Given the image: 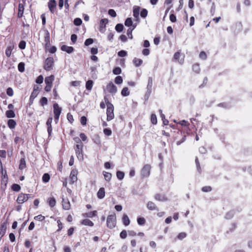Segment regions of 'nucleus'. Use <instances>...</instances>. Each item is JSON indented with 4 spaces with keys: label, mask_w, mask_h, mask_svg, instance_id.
I'll list each match as a JSON object with an SVG mask.
<instances>
[{
    "label": "nucleus",
    "mask_w": 252,
    "mask_h": 252,
    "mask_svg": "<svg viewBox=\"0 0 252 252\" xmlns=\"http://www.w3.org/2000/svg\"><path fill=\"white\" fill-rule=\"evenodd\" d=\"M104 99L107 105V121H110L114 118V106L113 104L109 101L108 99L106 96L104 97Z\"/></svg>",
    "instance_id": "nucleus-1"
},
{
    "label": "nucleus",
    "mask_w": 252,
    "mask_h": 252,
    "mask_svg": "<svg viewBox=\"0 0 252 252\" xmlns=\"http://www.w3.org/2000/svg\"><path fill=\"white\" fill-rule=\"evenodd\" d=\"M107 226L109 229H113L116 225V217L115 214L108 216L106 220Z\"/></svg>",
    "instance_id": "nucleus-2"
},
{
    "label": "nucleus",
    "mask_w": 252,
    "mask_h": 252,
    "mask_svg": "<svg viewBox=\"0 0 252 252\" xmlns=\"http://www.w3.org/2000/svg\"><path fill=\"white\" fill-rule=\"evenodd\" d=\"M83 145H75L74 146V150L75 151L76 157L79 161H83L84 159L83 154Z\"/></svg>",
    "instance_id": "nucleus-3"
},
{
    "label": "nucleus",
    "mask_w": 252,
    "mask_h": 252,
    "mask_svg": "<svg viewBox=\"0 0 252 252\" xmlns=\"http://www.w3.org/2000/svg\"><path fill=\"white\" fill-rule=\"evenodd\" d=\"M54 64V59L52 57L47 58L45 61L44 69L46 71H50L53 69Z\"/></svg>",
    "instance_id": "nucleus-4"
},
{
    "label": "nucleus",
    "mask_w": 252,
    "mask_h": 252,
    "mask_svg": "<svg viewBox=\"0 0 252 252\" xmlns=\"http://www.w3.org/2000/svg\"><path fill=\"white\" fill-rule=\"evenodd\" d=\"M32 194H25L23 193H21L19 194L18 198L17 199V202L18 204H21L27 201L28 199L31 197Z\"/></svg>",
    "instance_id": "nucleus-5"
},
{
    "label": "nucleus",
    "mask_w": 252,
    "mask_h": 252,
    "mask_svg": "<svg viewBox=\"0 0 252 252\" xmlns=\"http://www.w3.org/2000/svg\"><path fill=\"white\" fill-rule=\"evenodd\" d=\"M151 167L150 164L144 165L141 171V176L142 178L148 177L150 174Z\"/></svg>",
    "instance_id": "nucleus-6"
},
{
    "label": "nucleus",
    "mask_w": 252,
    "mask_h": 252,
    "mask_svg": "<svg viewBox=\"0 0 252 252\" xmlns=\"http://www.w3.org/2000/svg\"><path fill=\"white\" fill-rule=\"evenodd\" d=\"M106 89L109 93L113 94H115L117 92V87L112 82L107 84Z\"/></svg>",
    "instance_id": "nucleus-7"
},
{
    "label": "nucleus",
    "mask_w": 252,
    "mask_h": 252,
    "mask_svg": "<svg viewBox=\"0 0 252 252\" xmlns=\"http://www.w3.org/2000/svg\"><path fill=\"white\" fill-rule=\"evenodd\" d=\"M38 89V87H37V88H35V87H34L33 90L32 92V93L31 94V96L30 97V100H29V104L30 106L33 103L34 98L37 96V95L39 93V90Z\"/></svg>",
    "instance_id": "nucleus-8"
},
{
    "label": "nucleus",
    "mask_w": 252,
    "mask_h": 252,
    "mask_svg": "<svg viewBox=\"0 0 252 252\" xmlns=\"http://www.w3.org/2000/svg\"><path fill=\"white\" fill-rule=\"evenodd\" d=\"M44 45L45 48L46 49L47 47H49L50 44V33L48 32L47 30H44Z\"/></svg>",
    "instance_id": "nucleus-9"
},
{
    "label": "nucleus",
    "mask_w": 252,
    "mask_h": 252,
    "mask_svg": "<svg viewBox=\"0 0 252 252\" xmlns=\"http://www.w3.org/2000/svg\"><path fill=\"white\" fill-rule=\"evenodd\" d=\"M77 170L76 169H73L70 173V184H74L77 180Z\"/></svg>",
    "instance_id": "nucleus-10"
},
{
    "label": "nucleus",
    "mask_w": 252,
    "mask_h": 252,
    "mask_svg": "<svg viewBox=\"0 0 252 252\" xmlns=\"http://www.w3.org/2000/svg\"><path fill=\"white\" fill-rule=\"evenodd\" d=\"M62 109L60 107L57 103L53 104V112L54 116H60Z\"/></svg>",
    "instance_id": "nucleus-11"
},
{
    "label": "nucleus",
    "mask_w": 252,
    "mask_h": 252,
    "mask_svg": "<svg viewBox=\"0 0 252 252\" xmlns=\"http://www.w3.org/2000/svg\"><path fill=\"white\" fill-rule=\"evenodd\" d=\"M52 118L49 117L46 122V125L47 126V131L48 133L49 137L51 135L52 132Z\"/></svg>",
    "instance_id": "nucleus-12"
},
{
    "label": "nucleus",
    "mask_w": 252,
    "mask_h": 252,
    "mask_svg": "<svg viewBox=\"0 0 252 252\" xmlns=\"http://www.w3.org/2000/svg\"><path fill=\"white\" fill-rule=\"evenodd\" d=\"M62 51L65 52L68 54H71L74 51V48L72 46H68L66 45H63L61 46Z\"/></svg>",
    "instance_id": "nucleus-13"
},
{
    "label": "nucleus",
    "mask_w": 252,
    "mask_h": 252,
    "mask_svg": "<svg viewBox=\"0 0 252 252\" xmlns=\"http://www.w3.org/2000/svg\"><path fill=\"white\" fill-rule=\"evenodd\" d=\"M48 7L50 12L54 13L56 7V1L55 0H50L48 2Z\"/></svg>",
    "instance_id": "nucleus-14"
},
{
    "label": "nucleus",
    "mask_w": 252,
    "mask_h": 252,
    "mask_svg": "<svg viewBox=\"0 0 252 252\" xmlns=\"http://www.w3.org/2000/svg\"><path fill=\"white\" fill-rule=\"evenodd\" d=\"M62 205L63 209L68 210L70 208V204L67 198H63Z\"/></svg>",
    "instance_id": "nucleus-15"
},
{
    "label": "nucleus",
    "mask_w": 252,
    "mask_h": 252,
    "mask_svg": "<svg viewBox=\"0 0 252 252\" xmlns=\"http://www.w3.org/2000/svg\"><path fill=\"white\" fill-rule=\"evenodd\" d=\"M147 208L150 211L157 210L158 211V208L156 204L152 201H149L147 204Z\"/></svg>",
    "instance_id": "nucleus-16"
},
{
    "label": "nucleus",
    "mask_w": 252,
    "mask_h": 252,
    "mask_svg": "<svg viewBox=\"0 0 252 252\" xmlns=\"http://www.w3.org/2000/svg\"><path fill=\"white\" fill-rule=\"evenodd\" d=\"M105 189L104 188H100L97 193V196L98 198L99 199H103L105 196Z\"/></svg>",
    "instance_id": "nucleus-17"
},
{
    "label": "nucleus",
    "mask_w": 252,
    "mask_h": 252,
    "mask_svg": "<svg viewBox=\"0 0 252 252\" xmlns=\"http://www.w3.org/2000/svg\"><path fill=\"white\" fill-rule=\"evenodd\" d=\"M55 77L53 75L47 77L45 79V83L46 85H52L53 82L54 80Z\"/></svg>",
    "instance_id": "nucleus-18"
},
{
    "label": "nucleus",
    "mask_w": 252,
    "mask_h": 252,
    "mask_svg": "<svg viewBox=\"0 0 252 252\" xmlns=\"http://www.w3.org/2000/svg\"><path fill=\"white\" fill-rule=\"evenodd\" d=\"M81 224L85 226H93L94 222L89 219H86L81 221Z\"/></svg>",
    "instance_id": "nucleus-19"
},
{
    "label": "nucleus",
    "mask_w": 252,
    "mask_h": 252,
    "mask_svg": "<svg viewBox=\"0 0 252 252\" xmlns=\"http://www.w3.org/2000/svg\"><path fill=\"white\" fill-rule=\"evenodd\" d=\"M152 87H153V78L152 77H149L148 78V84L147 86V92H150L152 93Z\"/></svg>",
    "instance_id": "nucleus-20"
},
{
    "label": "nucleus",
    "mask_w": 252,
    "mask_h": 252,
    "mask_svg": "<svg viewBox=\"0 0 252 252\" xmlns=\"http://www.w3.org/2000/svg\"><path fill=\"white\" fill-rule=\"evenodd\" d=\"M97 212L96 210L85 213L83 215L84 217L92 218L97 216Z\"/></svg>",
    "instance_id": "nucleus-21"
},
{
    "label": "nucleus",
    "mask_w": 252,
    "mask_h": 252,
    "mask_svg": "<svg viewBox=\"0 0 252 252\" xmlns=\"http://www.w3.org/2000/svg\"><path fill=\"white\" fill-rule=\"evenodd\" d=\"M108 22L107 19H102L100 21L99 30L100 32H102V30L105 28V25Z\"/></svg>",
    "instance_id": "nucleus-22"
},
{
    "label": "nucleus",
    "mask_w": 252,
    "mask_h": 252,
    "mask_svg": "<svg viewBox=\"0 0 252 252\" xmlns=\"http://www.w3.org/2000/svg\"><path fill=\"white\" fill-rule=\"evenodd\" d=\"M24 10V6L22 3H19L18 5V17L21 18L23 16Z\"/></svg>",
    "instance_id": "nucleus-23"
},
{
    "label": "nucleus",
    "mask_w": 252,
    "mask_h": 252,
    "mask_svg": "<svg viewBox=\"0 0 252 252\" xmlns=\"http://www.w3.org/2000/svg\"><path fill=\"white\" fill-rule=\"evenodd\" d=\"M7 126L10 129H13L16 126V122L13 119H9L7 121Z\"/></svg>",
    "instance_id": "nucleus-24"
},
{
    "label": "nucleus",
    "mask_w": 252,
    "mask_h": 252,
    "mask_svg": "<svg viewBox=\"0 0 252 252\" xmlns=\"http://www.w3.org/2000/svg\"><path fill=\"white\" fill-rule=\"evenodd\" d=\"M122 221L124 225L125 226H128L130 224V220L127 215H123Z\"/></svg>",
    "instance_id": "nucleus-25"
},
{
    "label": "nucleus",
    "mask_w": 252,
    "mask_h": 252,
    "mask_svg": "<svg viewBox=\"0 0 252 252\" xmlns=\"http://www.w3.org/2000/svg\"><path fill=\"white\" fill-rule=\"evenodd\" d=\"M139 11H140V7L137 6H135L133 7V16L135 18H139Z\"/></svg>",
    "instance_id": "nucleus-26"
},
{
    "label": "nucleus",
    "mask_w": 252,
    "mask_h": 252,
    "mask_svg": "<svg viewBox=\"0 0 252 252\" xmlns=\"http://www.w3.org/2000/svg\"><path fill=\"white\" fill-rule=\"evenodd\" d=\"M47 203L51 208H53L56 205V201L54 197H52L48 199Z\"/></svg>",
    "instance_id": "nucleus-27"
},
{
    "label": "nucleus",
    "mask_w": 252,
    "mask_h": 252,
    "mask_svg": "<svg viewBox=\"0 0 252 252\" xmlns=\"http://www.w3.org/2000/svg\"><path fill=\"white\" fill-rule=\"evenodd\" d=\"M6 223L3 222L0 225V235L1 236H4L6 232Z\"/></svg>",
    "instance_id": "nucleus-28"
},
{
    "label": "nucleus",
    "mask_w": 252,
    "mask_h": 252,
    "mask_svg": "<svg viewBox=\"0 0 252 252\" xmlns=\"http://www.w3.org/2000/svg\"><path fill=\"white\" fill-rule=\"evenodd\" d=\"M93 142L97 145H101V140L98 134H94L93 138Z\"/></svg>",
    "instance_id": "nucleus-29"
},
{
    "label": "nucleus",
    "mask_w": 252,
    "mask_h": 252,
    "mask_svg": "<svg viewBox=\"0 0 252 252\" xmlns=\"http://www.w3.org/2000/svg\"><path fill=\"white\" fill-rule=\"evenodd\" d=\"M133 63L136 67H139L142 64L143 61L140 59L134 58L133 60Z\"/></svg>",
    "instance_id": "nucleus-30"
},
{
    "label": "nucleus",
    "mask_w": 252,
    "mask_h": 252,
    "mask_svg": "<svg viewBox=\"0 0 252 252\" xmlns=\"http://www.w3.org/2000/svg\"><path fill=\"white\" fill-rule=\"evenodd\" d=\"M94 82L91 80H88L86 83V88L88 91H91L93 88Z\"/></svg>",
    "instance_id": "nucleus-31"
},
{
    "label": "nucleus",
    "mask_w": 252,
    "mask_h": 252,
    "mask_svg": "<svg viewBox=\"0 0 252 252\" xmlns=\"http://www.w3.org/2000/svg\"><path fill=\"white\" fill-rule=\"evenodd\" d=\"M26 167V161L24 158H22L20 161V164L19 168L20 170H23Z\"/></svg>",
    "instance_id": "nucleus-32"
},
{
    "label": "nucleus",
    "mask_w": 252,
    "mask_h": 252,
    "mask_svg": "<svg viewBox=\"0 0 252 252\" xmlns=\"http://www.w3.org/2000/svg\"><path fill=\"white\" fill-rule=\"evenodd\" d=\"M6 116L8 118H12L15 117V114L12 110H9L6 111Z\"/></svg>",
    "instance_id": "nucleus-33"
},
{
    "label": "nucleus",
    "mask_w": 252,
    "mask_h": 252,
    "mask_svg": "<svg viewBox=\"0 0 252 252\" xmlns=\"http://www.w3.org/2000/svg\"><path fill=\"white\" fill-rule=\"evenodd\" d=\"M103 174L104 175V179L106 181L109 182L110 181L112 177V174L110 173L103 171Z\"/></svg>",
    "instance_id": "nucleus-34"
},
{
    "label": "nucleus",
    "mask_w": 252,
    "mask_h": 252,
    "mask_svg": "<svg viewBox=\"0 0 252 252\" xmlns=\"http://www.w3.org/2000/svg\"><path fill=\"white\" fill-rule=\"evenodd\" d=\"M125 25L126 26L128 27V28L131 27V26H133V22L131 18H126L125 22Z\"/></svg>",
    "instance_id": "nucleus-35"
},
{
    "label": "nucleus",
    "mask_w": 252,
    "mask_h": 252,
    "mask_svg": "<svg viewBox=\"0 0 252 252\" xmlns=\"http://www.w3.org/2000/svg\"><path fill=\"white\" fill-rule=\"evenodd\" d=\"M129 91L127 87H124L121 91V94L123 96H127L129 95Z\"/></svg>",
    "instance_id": "nucleus-36"
},
{
    "label": "nucleus",
    "mask_w": 252,
    "mask_h": 252,
    "mask_svg": "<svg viewBox=\"0 0 252 252\" xmlns=\"http://www.w3.org/2000/svg\"><path fill=\"white\" fill-rule=\"evenodd\" d=\"M97 66H96V65H94V66H92L91 67V72L93 73L92 74V77L94 79L96 78V77H97V75L96 74V72H97Z\"/></svg>",
    "instance_id": "nucleus-37"
},
{
    "label": "nucleus",
    "mask_w": 252,
    "mask_h": 252,
    "mask_svg": "<svg viewBox=\"0 0 252 252\" xmlns=\"http://www.w3.org/2000/svg\"><path fill=\"white\" fill-rule=\"evenodd\" d=\"M218 106L221 107L225 109H229L231 107V105L229 103L222 102L218 104Z\"/></svg>",
    "instance_id": "nucleus-38"
},
{
    "label": "nucleus",
    "mask_w": 252,
    "mask_h": 252,
    "mask_svg": "<svg viewBox=\"0 0 252 252\" xmlns=\"http://www.w3.org/2000/svg\"><path fill=\"white\" fill-rule=\"evenodd\" d=\"M124 25L122 24H117L115 26V30L118 32H121L123 31Z\"/></svg>",
    "instance_id": "nucleus-39"
},
{
    "label": "nucleus",
    "mask_w": 252,
    "mask_h": 252,
    "mask_svg": "<svg viewBox=\"0 0 252 252\" xmlns=\"http://www.w3.org/2000/svg\"><path fill=\"white\" fill-rule=\"evenodd\" d=\"M116 176L119 180H122L124 178L125 173L121 171H118L116 172Z\"/></svg>",
    "instance_id": "nucleus-40"
},
{
    "label": "nucleus",
    "mask_w": 252,
    "mask_h": 252,
    "mask_svg": "<svg viewBox=\"0 0 252 252\" xmlns=\"http://www.w3.org/2000/svg\"><path fill=\"white\" fill-rule=\"evenodd\" d=\"M192 70L196 73H199L200 71L199 65L198 63H195L192 65Z\"/></svg>",
    "instance_id": "nucleus-41"
},
{
    "label": "nucleus",
    "mask_w": 252,
    "mask_h": 252,
    "mask_svg": "<svg viewBox=\"0 0 252 252\" xmlns=\"http://www.w3.org/2000/svg\"><path fill=\"white\" fill-rule=\"evenodd\" d=\"M155 198L156 200L159 201H163L166 200L165 198L163 196H162L161 194H158V193L156 194L155 195Z\"/></svg>",
    "instance_id": "nucleus-42"
},
{
    "label": "nucleus",
    "mask_w": 252,
    "mask_h": 252,
    "mask_svg": "<svg viewBox=\"0 0 252 252\" xmlns=\"http://www.w3.org/2000/svg\"><path fill=\"white\" fill-rule=\"evenodd\" d=\"M40 104L42 106H44L48 104V99L46 97H42L39 101Z\"/></svg>",
    "instance_id": "nucleus-43"
},
{
    "label": "nucleus",
    "mask_w": 252,
    "mask_h": 252,
    "mask_svg": "<svg viewBox=\"0 0 252 252\" xmlns=\"http://www.w3.org/2000/svg\"><path fill=\"white\" fill-rule=\"evenodd\" d=\"M0 173L1 174V177L3 180H6L7 181L8 180V176L6 173V170L5 169L0 170Z\"/></svg>",
    "instance_id": "nucleus-44"
},
{
    "label": "nucleus",
    "mask_w": 252,
    "mask_h": 252,
    "mask_svg": "<svg viewBox=\"0 0 252 252\" xmlns=\"http://www.w3.org/2000/svg\"><path fill=\"white\" fill-rule=\"evenodd\" d=\"M18 69L20 72H23L25 71V63L20 62L18 65Z\"/></svg>",
    "instance_id": "nucleus-45"
},
{
    "label": "nucleus",
    "mask_w": 252,
    "mask_h": 252,
    "mask_svg": "<svg viewBox=\"0 0 252 252\" xmlns=\"http://www.w3.org/2000/svg\"><path fill=\"white\" fill-rule=\"evenodd\" d=\"M137 223L140 225H143L146 223L145 219L143 217H138L137 219Z\"/></svg>",
    "instance_id": "nucleus-46"
},
{
    "label": "nucleus",
    "mask_w": 252,
    "mask_h": 252,
    "mask_svg": "<svg viewBox=\"0 0 252 252\" xmlns=\"http://www.w3.org/2000/svg\"><path fill=\"white\" fill-rule=\"evenodd\" d=\"M50 177L48 173H45L42 176V181L44 183H47L50 180Z\"/></svg>",
    "instance_id": "nucleus-47"
},
{
    "label": "nucleus",
    "mask_w": 252,
    "mask_h": 252,
    "mask_svg": "<svg viewBox=\"0 0 252 252\" xmlns=\"http://www.w3.org/2000/svg\"><path fill=\"white\" fill-rule=\"evenodd\" d=\"M234 215V211H230L226 213L225 215V218L226 219L229 220L233 218Z\"/></svg>",
    "instance_id": "nucleus-48"
},
{
    "label": "nucleus",
    "mask_w": 252,
    "mask_h": 252,
    "mask_svg": "<svg viewBox=\"0 0 252 252\" xmlns=\"http://www.w3.org/2000/svg\"><path fill=\"white\" fill-rule=\"evenodd\" d=\"M122 72V69L120 67H116L113 69V73L115 75H119Z\"/></svg>",
    "instance_id": "nucleus-49"
},
{
    "label": "nucleus",
    "mask_w": 252,
    "mask_h": 252,
    "mask_svg": "<svg viewBox=\"0 0 252 252\" xmlns=\"http://www.w3.org/2000/svg\"><path fill=\"white\" fill-rule=\"evenodd\" d=\"M151 122L153 125L157 124V118L155 114H152L151 116Z\"/></svg>",
    "instance_id": "nucleus-50"
},
{
    "label": "nucleus",
    "mask_w": 252,
    "mask_h": 252,
    "mask_svg": "<svg viewBox=\"0 0 252 252\" xmlns=\"http://www.w3.org/2000/svg\"><path fill=\"white\" fill-rule=\"evenodd\" d=\"M12 189L15 191H19L21 189V187L18 184H14L12 186Z\"/></svg>",
    "instance_id": "nucleus-51"
},
{
    "label": "nucleus",
    "mask_w": 252,
    "mask_h": 252,
    "mask_svg": "<svg viewBox=\"0 0 252 252\" xmlns=\"http://www.w3.org/2000/svg\"><path fill=\"white\" fill-rule=\"evenodd\" d=\"M148 14V10L145 8H143L140 12V16L143 18H145Z\"/></svg>",
    "instance_id": "nucleus-52"
},
{
    "label": "nucleus",
    "mask_w": 252,
    "mask_h": 252,
    "mask_svg": "<svg viewBox=\"0 0 252 252\" xmlns=\"http://www.w3.org/2000/svg\"><path fill=\"white\" fill-rule=\"evenodd\" d=\"M115 83L118 85L123 83V78L121 76H117L115 79Z\"/></svg>",
    "instance_id": "nucleus-53"
},
{
    "label": "nucleus",
    "mask_w": 252,
    "mask_h": 252,
    "mask_svg": "<svg viewBox=\"0 0 252 252\" xmlns=\"http://www.w3.org/2000/svg\"><path fill=\"white\" fill-rule=\"evenodd\" d=\"M73 23L75 26H80L82 23V20L79 18H76L74 19Z\"/></svg>",
    "instance_id": "nucleus-54"
},
{
    "label": "nucleus",
    "mask_w": 252,
    "mask_h": 252,
    "mask_svg": "<svg viewBox=\"0 0 252 252\" xmlns=\"http://www.w3.org/2000/svg\"><path fill=\"white\" fill-rule=\"evenodd\" d=\"M133 31V28H132L131 27H130L127 30L126 34L128 36V37L130 39H132L133 36L132 34V31Z\"/></svg>",
    "instance_id": "nucleus-55"
},
{
    "label": "nucleus",
    "mask_w": 252,
    "mask_h": 252,
    "mask_svg": "<svg viewBox=\"0 0 252 252\" xmlns=\"http://www.w3.org/2000/svg\"><path fill=\"white\" fill-rule=\"evenodd\" d=\"M94 42V39L91 38H89L87 39L84 43V44L85 46H88L92 44H93Z\"/></svg>",
    "instance_id": "nucleus-56"
},
{
    "label": "nucleus",
    "mask_w": 252,
    "mask_h": 252,
    "mask_svg": "<svg viewBox=\"0 0 252 252\" xmlns=\"http://www.w3.org/2000/svg\"><path fill=\"white\" fill-rule=\"evenodd\" d=\"M26 42L24 40H21L19 44V48L20 49H24L26 48Z\"/></svg>",
    "instance_id": "nucleus-57"
},
{
    "label": "nucleus",
    "mask_w": 252,
    "mask_h": 252,
    "mask_svg": "<svg viewBox=\"0 0 252 252\" xmlns=\"http://www.w3.org/2000/svg\"><path fill=\"white\" fill-rule=\"evenodd\" d=\"M195 161L197 171H198L199 173H201V167H200V165L199 164L198 159L197 157H196V158H195Z\"/></svg>",
    "instance_id": "nucleus-58"
},
{
    "label": "nucleus",
    "mask_w": 252,
    "mask_h": 252,
    "mask_svg": "<svg viewBox=\"0 0 252 252\" xmlns=\"http://www.w3.org/2000/svg\"><path fill=\"white\" fill-rule=\"evenodd\" d=\"M187 236V234L185 232H181L177 235V238L179 240H183Z\"/></svg>",
    "instance_id": "nucleus-59"
},
{
    "label": "nucleus",
    "mask_w": 252,
    "mask_h": 252,
    "mask_svg": "<svg viewBox=\"0 0 252 252\" xmlns=\"http://www.w3.org/2000/svg\"><path fill=\"white\" fill-rule=\"evenodd\" d=\"M12 48L11 47H8L5 50V54L7 57H9L11 54Z\"/></svg>",
    "instance_id": "nucleus-60"
},
{
    "label": "nucleus",
    "mask_w": 252,
    "mask_h": 252,
    "mask_svg": "<svg viewBox=\"0 0 252 252\" xmlns=\"http://www.w3.org/2000/svg\"><path fill=\"white\" fill-rule=\"evenodd\" d=\"M118 55L120 57H125L127 55V52L125 50H121L118 53Z\"/></svg>",
    "instance_id": "nucleus-61"
},
{
    "label": "nucleus",
    "mask_w": 252,
    "mask_h": 252,
    "mask_svg": "<svg viewBox=\"0 0 252 252\" xmlns=\"http://www.w3.org/2000/svg\"><path fill=\"white\" fill-rule=\"evenodd\" d=\"M87 119L85 116H82L80 119V123L83 126H85L87 124Z\"/></svg>",
    "instance_id": "nucleus-62"
},
{
    "label": "nucleus",
    "mask_w": 252,
    "mask_h": 252,
    "mask_svg": "<svg viewBox=\"0 0 252 252\" xmlns=\"http://www.w3.org/2000/svg\"><path fill=\"white\" fill-rule=\"evenodd\" d=\"M43 81V77L42 75H40L38 76L36 79L35 82L37 84H41Z\"/></svg>",
    "instance_id": "nucleus-63"
},
{
    "label": "nucleus",
    "mask_w": 252,
    "mask_h": 252,
    "mask_svg": "<svg viewBox=\"0 0 252 252\" xmlns=\"http://www.w3.org/2000/svg\"><path fill=\"white\" fill-rule=\"evenodd\" d=\"M108 14L112 17H115L117 16L116 11L113 9L108 10Z\"/></svg>",
    "instance_id": "nucleus-64"
}]
</instances>
